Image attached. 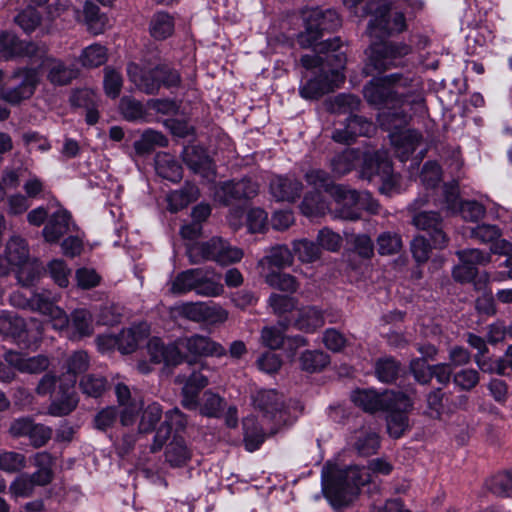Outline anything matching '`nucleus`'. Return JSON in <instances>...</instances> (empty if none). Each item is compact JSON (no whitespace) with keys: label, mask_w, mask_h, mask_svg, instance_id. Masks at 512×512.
<instances>
[{"label":"nucleus","mask_w":512,"mask_h":512,"mask_svg":"<svg viewBox=\"0 0 512 512\" xmlns=\"http://www.w3.org/2000/svg\"><path fill=\"white\" fill-rule=\"evenodd\" d=\"M183 160L193 171L209 178L214 174V168L211 160L199 147H187L183 151Z\"/></svg>","instance_id":"473e14b6"},{"label":"nucleus","mask_w":512,"mask_h":512,"mask_svg":"<svg viewBox=\"0 0 512 512\" xmlns=\"http://www.w3.org/2000/svg\"><path fill=\"white\" fill-rule=\"evenodd\" d=\"M300 208L302 213L306 216L322 215L332 210L318 192L315 194H307Z\"/></svg>","instance_id":"864d4df0"},{"label":"nucleus","mask_w":512,"mask_h":512,"mask_svg":"<svg viewBox=\"0 0 512 512\" xmlns=\"http://www.w3.org/2000/svg\"><path fill=\"white\" fill-rule=\"evenodd\" d=\"M332 197L337 207L336 217L357 220L360 218V211L366 210L370 213H377L378 203L367 191L357 192L345 186H338L332 189Z\"/></svg>","instance_id":"423d86ee"},{"label":"nucleus","mask_w":512,"mask_h":512,"mask_svg":"<svg viewBox=\"0 0 512 512\" xmlns=\"http://www.w3.org/2000/svg\"><path fill=\"white\" fill-rule=\"evenodd\" d=\"M305 179L309 185L314 187L317 191L324 190L332 196V189L339 185H333L331 177L321 169H310L305 174Z\"/></svg>","instance_id":"bf43d9fd"},{"label":"nucleus","mask_w":512,"mask_h":512,"mask_svg":"<svg viewBox=\"0 0 512 512\" xmlns=\"http://www.w3.org/2000/svg\"><path fill=\"white\" fill-rule=\"evenodd\" d=\"M115 392L120 405L124 406L120 413L121 424L123 426L132 425L136 420V414H138L141 409V403L135 400L128 403L130 400V390L124 384H118L115 388Z\"/></svg>","instance_id":"c9c22d12"},{"label":"nucleus","mask_w":512,"mask_h":512,"mask_svg":"<svg viewBox=\"0 0 512 512\" xmlns=\"http://www.w3.org/2000/svg\"><path fill=\"white\" fill-rule=\"evenodd\" d=\"M80 60L85 67H98L106 62L107 50L98 44L90 45L83 50Z\"/></svg>","instance_id":"6e6d98bb"},{"label":"nucleus","mask_w":512,"mask_h":512,"mask_svg":"<svg viewBox=\"0 0 512 512\" xmlns=\"http://www.w3.org/2000/svg\"><path fill=\"white\" fill-rule=\"evenodd\" d=\"M195 293L203 297H217L224 293L221 275L214 270L199 268Z\"/></svg>","instance_id":"2f4dec72"},{"label":"nucleus","mask_w":512,"mask_h":512,"mask_svg":"<svg viewBox=\"0 0 512 512\" xmlns=\"http://www.w3.org/2000/svg\"><path fill=\"white\" fill-rule=\"evenodd\" d=\"M208 384L206 376L200 372L193 373L183 387L182 405L189 410H195L198 407L197 394L199 390Z\"/></svg>","instance_id":"e433bc0d"},{"label":"nucleus","mask_w":512,"mask_h":512,"mask_svg":"<svg viewBox=\"0 0 512 512\" xmlns=\"http://www.w3.org/2000/svg\"><path fill=\"white\" fill-rule=\"evenodd\" d=\"M335 60V65L332 67L329 72L325 71V67L321 68V74L307 81L305 84L301 85L299 88V92L302 98L313 100L318 99L324 94L333 91L335 88H338L344 82V74L342 70L346 63L345 53H336L327 57V62H331Z\"/></svg>","instance_id":"6e6552de"},{"label":"nucleus","mask_w":512,"mask_h":512,"mask_svg":"<svg viewBox=\"0 0 512 512\" xmlns=\"http://www.w3.org/2000/svg\"><path fill=\"white\" fill-rule=\"evenodd\" d=\"M166 460L172 466H182L190 459V451L179 435H174L165 451Z\"/></svg>","instance_id":"a19ab883"},{"label":"nucleus","mask_w":512,"mask_h":512,"mask_svg":"<svg viewBox=\"0 0 512 512\" xmlns=\"http://www.w3.org/2000/svg\"><path fill=\"white\" fill-rule=\"evenodd\" d=\"M67 318V327L59 331H66L70 339L79 340L93 334V316L88 310L76 309L71 313L70 317L67 316Z\"/></svg>","instance_id":"cd10ccee"},{"label":"nucleus","mask_w":512,"mask_h":512,"mask_svg":"<svg viewBox=\"0 0 512 512\" xmlns=\"http://www.w3.org/2000/svg\"><path fill=\"white\" fill-rule=\"evenodd\" d=\"M374 131L372 122L359 117L351 116L343 129H336L332 138L339 143H349L357 136H368Z\"/></svg>","instance_id":"7c9ffc66"},{"label":"nucleus","mask_w":512,"mask_h":512,"mask_svg":"<svg viewBox=\"0 0 512 512\" xmlns=\"http://www.w3.org/2000/svg\"><path fill=\"white\" fill-rule=\"evenodd\" d=\"M399 77L390 75L373 78L364 88L366 100L382 111L380 125L390 132V140L399 159L404 162L422 144V137L414 130H403L408 120V104L397 98L400 93Z\"/></svg>","instance_id":"f257e3e1"},{"label":"nucleus","mask_w":512,"mask_h":512,"mask_svg":"<svg viewBox=\"0 0 512 512\" xmlns=\"http://www.w3.org/2000/svg\"><path fill=\"white\" fill-rule=\"evenodd\" d=\"M4 358L10 367L21 373H40L49 366V359L44 355L26 357L22 353L8 351Z\"/></svg>","instance_id":"c756f323"},{"label":"nucleus","mask_w":512,"mask_h":512,"mask_svg":"<svg viewBox=\"0 0 512 512\" xmlns=\"http://www.w3.org/2000/svg\"><path fill=\"white\" fill-rule=\"evenodd\" d=\"M147 353L152 363L163 364L166 367L179 365L186 359L178 345V339L165 345L160 338L153 337L147 343Z\"/></svg>","instance_id":"a211bd4d"},{"label":"nucleus","mask_w":512,"mask_h":512,"mask_svg":"<svg viewBox=\"0 0 512 512\" xmlns=\"http://www.w3.org/2000/svg\"><path fill=\"white\" fill-rule=\"evenodd\" d=\"M368 12L373 13V18L368 25V32L372 38L383 39L392 33L403 31L406 27L404 15L399 12H389L384 0L370 3Z\"/></svg>","instance_id":"9d476101"},{"label":"nucleus","mask_w":512,"mask_h":512,"mask_svg":"<svg viewBox=\"0 0 512 512\" xmlns=\"http://www.w3.org/2000/svg\"><path fill=\"white\" fill-rule=\"evenodd\" d=\"M31 324L36 326L35 331L32 328L26 329L24 320L18 316L3 313L0 315V334L5 337H12L30 347L36 345L42 334V326L32 320Z\"/></svg>","instance_id":"4468645a"},{"label":"nucleus","mask_w":512,"mask_h":512,"mask_svg":"<svg viewBox=\"0 0 512 512\" xmlns=\"http://www.w3.org/2000/svg\"><path fill=\"white\" fill-rule=\"evenodd\" d=\"M410 47L405 44L395 45L390 42H374L370 46V62L376 69H387L396 65V60L407 55Z\"/></svg>","instance_id":"412c9836"},{"label":"nucleus","mask_w":512,"mask_h":512,"mask_svg":"<svg viewBox=\"0 0 512 512\" xmlns=\"http://www.w3.org/2000/svg\"><path fill=\"white\" fill-rule=\"evenodd\" d=\"M127 73L130 81L147 94L155 93L162 84L175 86L180 82L179 74L165 65L147 70L131 63L127 67Z\"/></svg>","instance_id":"1a4fd4ad"},{"label":"nucleus","mask_w":512,"mask_h":512,"mask_svg":"<svg viewBox=\"0 0 512 512\" xmlns=\"http://www.w3.org/2000/svg\"><path fill=\"white\" fill-rule=\"evenodd\" d=\"M5 252L15 266H19L30 260L27 243L18 236L10 238L6 244Z\"/></svg>","instance_id":"49530a36"},{"label":"nucleus","mask_w":512,"mask_h":512,"mask_svg":"<svg viewBox=\"0 0 512 512\" xmlns=\"http://www.w3.org/2000/svg\"><path fill=\"white\" fill-rule=\"evenodd\" d=\"M44 49L43 56L36 53L31 59L35 62L40 61L39 66L46 73L48 81L53 85H67L77 76V70L72 65H66L60 59L47 56L45 46H39Z\"/></svg>","instance_id":"dca6fc26"},{"label":"nucleus","mask_w":512,"mask_h":512,"mask_svg":"<svg viewBox=\"0 0 512 512\" xmlns=\"http://www.w3.org/2000/svg\"><path fill=\"white\" fill-rule=\"evenodd\" d=\"M325 323L321 310L314 306L303 307L298 310L294 326L300 331L313 333Z\"/></svg>","instance_id":"72a5a7b5"},{"label":"nucleus","mask_w":512,"mask_h":512,"mask_svg":"<svg viewBox=\"0 0 512 512\" xmlns=\"http://www.w3.org/2000/svg\"><path fill=\"white\" fill-rule=\"evenodd\" d=\"M155 167L159 176L177 182L182 178V168L174 157L168 153H158L155 157Z\"/></svg>","instance_id":"4c0bfd02"},{"label":"nucleus","mask_w":512,"mask_h":512,"mask_svg":"<svg viewBox=\"0 0 512 512\" xmlns=\"http://www.w3.org/2000/svg\"><path fill=\"white\" fill-rule=\"evenodd\" d=\"M27 465L26 457L22 453L14 451L0 452V469L7 473H16Z\"/></svg>","instance_id":"603ef678"},{"label":"nucleus","mask_w":512,"mask_h":512,"mask_svg":"<svg viewBox=\"0 0 512 512\" xmlns=\"http://www.w3.org/2000/svg\"><path fill=\"white\" fill-rule=\"evenodd\" d=\"M33 464L37 468L34 478L39 479L42 485L49 484L53 479L54 459L47 452H39L33 456Z\"/></svg>","instance_id":"37998d69"},{"label":"nucleus","mask_w":512,"mask_h":512,"mask_svg":"<svg viewBox=\"0 0 512 512\" xmlns=\"http://www.w3.org/2000/svg\"><path fill=\"white\" fill-rule=\"evenodd\" d=\"M281 327L266 326L261 331V343L270 349H279L284 346L291 357L294 356L295 351L307 344V341L302 336H294L284 338V331L287 325L280 323Z\"/></svg>","instance_id":"4be33fe9"},{"label":"nucleus","mask_w":512,"mask_h":512,"mask_svg":"<svg viewBox=\"0 0 512 512\" xmlns=\"http://www.w3.org/2000/svg\"><path fill=\"white\" fill-rule=\"evenodd\" d=\"M186 424V417L179 409L174 408L168 411L164 423L156 431L151 447L152 451L160 450L168 440L171 432L174 431V435H178V432L182 431Z\"/></svg>","instance_id":"bb28decb"},{"label":"nucleus","mask_w":512,"mask_h":512,"mask_svg":"<svg viewBox=\"0 0 512 512\" xmlns=\"http://www.w3.org/2000/svg\"><path fill=\"white\" fill-rule=\"evenodd\" d=\"M187 254L191 263L197 264L211 260L219 265H229L243 258V251L220 237H213L205 242H196L187 246Z\"/></svg>","instance_id":"20e7f679"},{"label":"nucleus","mask_w":512,"mask_h":512,"mask_svg":"<svg viewBox=\"0 0 512 512\" xmlns=\"http://www.w3.org/2000/svg\"><path fill=\"white\" fill-rule=\"evenodd\" d=\"M390 463L383 459L372 460L369 467L357 466L341 469L337 464L327 462L322 469V491L334 508L350 504L357 496L359 487L371 480V472L389 474Z\"/></svg>","instance_id":"f03ea898"},{"label":"nucleus","mask_w":512,"mask_h":512,"mask_svg":"<svg viewBox=\"0 0 512 512\" xmlns=\"http://www.w3.org/2000/svg\"><path fill=\"white\" fill-rule=\"evenodd\" d=\"M36 486H43L33 474H21L10 485V492L16 497H28Z\"/></svg>","instance_id":"3c124183"},{"label":"nucleus","mask_w":512,"mask_h":512,"mask_svg":"<svg viewBox=\"0 0 512 512\" xmlns=\"http://www.w3.org/2000/svg\"><path fill=\"white\" fill-rule=\"evenodd\" d=\"M80 387L86 395L99 397L106 388V380L100 376L87 375L82 378Z\"/></svg>","instance_id":"774afa93"},{"label":"nucleus","mask_w":512,"mask_h":512,"mask_svg":"<svg viewBox=\"0 0 512 512\" xmlns=\"http://www.w3.org/2000/svg\"><path fill=\"white\" fill-rule=\"evenodd\" d=\"M178 345L185 349L192 357H222L226 355V349L220 343L208 336L194 334L189 337L178 338Z\"/></svg>","instance_id":"6ab92c4d"},{"label":"nucleus","mask_w":512,"mask_h":512,"mask_svg":"<svg viewBox=\"0 0 512 512\" xmlns=\"http://www.w3.org/2000/svg\"><path fill=\"white\" fill-rule=\"evenodd\" d=\"M258 190V184L250 179L229 181L217 189L216 198L224 204H230L234 200L252 198L257 195Z\"/></svg>","instance_id":"5701e85b"},{"label":"nucleus","mask_w":512,"mask_h":512,"mask_svg":"<svg viewBox=\"0 0 512 512\" xmlns=\"http://www.w3.org/2000/svg\"><path fill=\"white\" fill-rule=\"evenodd\" d=\"M302 192V183L291 176H273L269 184V193L275 201L294 202Z\"/></svg>","instance_id":"b1692460"},{"label":"nucleus","mask_w":512,"mask_h":512,"mask_svg":"<svg viewBox=\"0 0 512 512\" xmlns=\"http://www.w3.org/2000/svg\"><path fill=\"white\" fill-rule=\"evenodd\" d=\"M89 356L85 351L74 352L67 360V376L59 386L58 397L50 405L49 412L54 416L69 414L77 405L78 399L75 393L76 376L86 371L89 367Z\"/></svg>","instance_id":"7ed1b4c3"},{"label":"nucleus","mask_w":512,"mask_h":512,"mask_svg":"<svg viewBox=\"0 0 512 512\" xmlns=\"http://www.w3.org/2000/svg\"><path fill=\"white\" fill-rule=\"evenodd\" d=\"M443 207L451 213L460 212L465 220L477 221L485 214V208L476 201L459 202L457 183L445 185L443 188Z\"/></svg>","instance_id":"f3484780"},{"label":"nucleus","mask_w":512,"mask_h":512,"mask_svg":"<svg viewBox=\"0 0 512 512\" xmlns=\"http://www.w3.org/2000/svg\"><path fill=\"white\" fill-rule=\"evenodd\" d=\"M15 267L17 281L23 287L33 286L40 277L41 266L37 260L30 259Z\"/></svg>","instance_id":"de8ad7c7"},{"label":"nucleus","mask_w":512,"mask_h":512,"mask_svg":"<svg viewBox=\"0 0 512 512\" xmlns=\"http://www.w3.org/2000/svg\"><path fill=\"white\" fill-rule=\"evenodd\" d=\"M378 251L382 255H391L400 251L402 241L398 234L384 232L377 239Z\"/></svg>","instance_id":"69168bd1"},{"label":"nucleus","mask_w":512,"mask_h":512,"mask_svg":"<svg viewBox=\"0 0 512 512\" xmlns=\"http://www.w3.org/2000/svg\"><path fill=\"white\" fill-rule=\"evenodd\" d=\"M84 14L88 28L93 34H100L105 30L107 18L99 14L98 6L87 2L84 6Z\"/></svg>","instance_id":"052dcab7"},{"label":"nucleus","mask_w":512,"mask_h":512,"mask_svg":"<svg viewBox=\"0 0 512 512\" xmlns=\"http://www.w3.org/2000/svg\"><path fill=\"white\" fill-rule=\"evenodd\" d=\"M174 18L163 11L157 12L150 22V33L155 39H165L174 31Z\"/></svg>","instance_id":"79ce46f5"},{"label":"nucleus","mask_w":512,"mask_h":512,"mask_svg":"<svg viewBox=\"0 0 512 512\" xmlns=\"http://www.w3.org/2000/svg\"><path fill=\"white\" fill-rule=\"evenodd\" d=\"M167 145V139L154 130H146L141 137L135 141L134 148L138 154H146L155 147H164Z\"/></svg>","instance_id":"09e8293b"},{"label":"nucleus","mask_w":512,"mask_h":512,"mask_svg":"<svg viewBox=\"0 0 512 512\" xmlns=\"http://www.w3.org/2000/svg\"><path fill=\"white\" fill-rule=\"evenodd\" d=\"M351 399L355 405L361 407L367 412H375L384 410L389 401L400 400L402 405L408 407L410 405V397L402 392L385 391L378 394L374 390H356L352 393Z\"/></svg>","instance_id":"2eb2a0df"},{"label":"nucleus","mask_w":512,"mask_h":512,"mask_svg":"<svg viewBox=\"0 0 512 512\" xmlns=\"http://www.w3.org/2000/svg\"><path fill=\"white\" fill-rule=\"evenodd\" d=\"M293 251L303 263H311L320 257L319 247L306 239L293 242Z\"/></svg>","instance_id":"13d9d810"},{"label":"nucleus","mask_w":512,"mask_h":512,"mask_svg":"<svg viewBox=\"0 0 512 512\" xmlns=\"http://www.w3.org/2000/svg\"><path fill=\"white\" fill-rule=\"evenodd\" d=\"M11 79H20L21 82L17 86L1 87L0 99L17 105L33 95L40 82V74L36 69H19L12 74Z\"/></svg>","instance_id":"ddd939ff"},{"label":"nucleus","mask_w":512,"mask_h":512,"mask_svg":"<svg viewBox=\"0 0 512 512\" xmlns=\"http://www.w3.org/2000/svg\"><path fill=\"white\" fill-rule=\"evenodd\" d=\"M199 189L193 184H186L182 189L172 191L167 196L170 211L177 212L189 203L197 200Z\"/></svg>","instance_id":"58836bf2"},{"label":"nucleus","mask_w":512,"mask_h":512,"mask_svg":"<svg viewBox=\"0 0 512 512\" xmlns=\"http://www.w3.org/2000/svg\"><path fill=\"white\" fill-rule=\"evenodd\" d=\"M413 224L421 230L429 232L434 247L442 248L447 243V237L442 231L441 220L435 212H420L414 215Z\"/></svg>","instance_id":"c85d7f7f"},{"label":"nucleus","mask_w":512,"mask_h":512,"mask_svg":"<svg viewBox=\"0 0 512 512\" xmlns=\"http://www.w3.org/2000/svg\"><path fill=\"white\" fill-rule=\"evenodd\" d=\"M300 363L303 370L316 372L329 363V356L323 351H306L301 355Z\"/></svg>","instance_id":"5fc2aeb1"},{"label":"nucleus","mask_w":512,"mask_h":512,"mask_svg":"<svg viewBox=\"0 0 512 512\" xmlns=\"http://www.w3.org/2000/svg\"><path fill=\"white\" fill-rule=\"evenodd\" d=\"M75 224L71 221L70 213L64 209L58 202H55V209L42 230V235L46 242L57 243L61 237L75 229Z\"/></svg>","instance_id":"aec40b11"},{"label":"nucleus","mask_w":512,"mask_h":512,"mask_svg":"<svg viewBox=\"0 0 512 512\" xmlns=\"http://www.w3.org/2000/svg\"><path fill=\"white\" fill-rule=\"evenodd\" d=\"M487 488L499 496L512 495V469L499 472L486 481Z\"/></svg>","instance_id":"8fccbe9b"},{"label":"nucleus","mask_w":512,"mask_h":512,"mask_svg":"<svg viewBox=\"0 0 512 512\" xmlns=\"http://www.w3.org/2000/svg\"><path fill=\"white\" fill-rule=\"evenodd\" d=\"M149 327L146 323H141L127 329H123L118 334L119 351L123 354L132 353L136 350L139 343L148 336Z\"/></svg>","instance_id":"f704fd0d"},{"label":"nucleus","mask_w":512,"mask_h":512,"mask_svg":"<svg viewBox=\"0 0 512 512\" xmlns=\"http://www.w3.org/2000/svg\"><path fill=\"white\" fill-rule=\"evenodd\" d=\"M244 443L249 452L257 450L264 442L265 434L254 417H246L243 420Z\"/></svg>","instance_id":"ea45409f"},{"label":"nucleus","mask_w":512,"mask_h":512,"mask_svg":"<svg viewBox=\"0 0 512 512\" xmlns=\"http://www.w3.org/2000/svg\"><path fill=\"white\" fill-rule=\"evenodd\" d=\"M363 173L369 180L379 179L382 193L390 194L397 189L398 177L393 173L391 161L386 152H376L365 159Z\"/></svg>","instance_id":"f8f14e48"},{"label":"nucleus","mask_w":512,"mask_h":512,"mask_svg":"<svg viewBox=\"0 0 512 512\" xmlns=\"http://www.w3.org/2000/svg\"><path fill=\"white\" fill-rule=\"evenodd\" d=\"M36 53L43 56L44 49L31 42L18 41L8 32L0 33V59H8L13 56H26L32 58Z\"/></svg>","instance_id":"393cba45"},{"label":"nucleus","mask_w":512,"mask_h":512,"mask_svg":"<svg viewBox=\"0 0 512 512\" xmlns=\"http://www.w3.org/2000/svg\"><path fill=\"white\" fill-rule=\"evenodd\" d=\"M305 30L298 37L302 47L312 46L321 36L323 31L334 30L340 25V19L336 11H322L318 8L311 9L304 14Z\"/></svg>","instance_id":"9b49d317"},{"label":"nucleus","mask_w":512,"mask_h":512,"mask_svg":"<svg viewBox=\"0 0 512 512\" xmlns=\"http://www.w3.org/2000/svg\"><path fill=\"white\" fill-rule=\"evenodd\" d=\"M60 297L48 291L35 293L30 299L20 292H14L10 298V304L18 308H29L49 317L55 330H62L68 325L67 314L63 309L55 305Z\"/></svg>","instance_id":"39448f33"},{"label":"nucleus","mask_w":512,"mask_h":512,"mask_svg":"<svg viewBox=\"0 0 512 512\" xmlns=\"http://www.w3.org/2000/svg\"><path fill=\"white\" fill-rule=\"evenodd\" d=\"M253 404L278 426L291 424L301 413L296 402L285 404L282 396L273 389L259 390L253 396Z\"/></svg>","instance_id":"0eeeda50"},{"label":"nucleus","mask_w":512,"mask_h":512,"mask_svg":"<svg viewBox=\"0 0 512 512\" xmlns=\"http://www.w3.org/2000/svg\"><path fill=\"white\" fill-rule=\"evenodd\" d=\"M413 402L410 399L408 407L402 405L400 400L389 401L384 408L388 411L387 415V430L390 436L399 438L409 427V420L407 413L412 409Z\"/></svg>","instance_id":"a878e982"},{"label":"nucleus","mask_w":512,"mask_h":512,"mask_svg":"<svg viewBox=\"0 0 512 512\" xmlns=\"http://www.w3.org/2000/svg\"><path fill=\"white\" fill-rule=\"evenodd\" d=\"M265 280L269 286L285 292L293 293L298 289L295 277L287 273L272 272L265 276Z\"/></svg>","instance_id":"4d7b16f0"},{"label":"nucleus","mask_w":512,"mask_h":512,"mask_svg":"<svg viewBox=\"0 0 512 512\" xmlns=\"http://www.w3.org/2000/svg\"><path fill=\"white\" fill-rule=\"evenodd\" d=\"M357 153L351 149H346L342 154L332 160V169L335 175L342 176L350 172L355 166Z\"/></svg>","instance_id":"e2e57ef3"},{"label":"nucleus","mask_w":512,"mask_h":512,"mask_svg":"<svg viewBox=\"0 0 512 512\" xmlns=\"http://www.w3.org/2000/svg\"><path fill=\"white\" fill-rule=\"evenodd\" d=\"M48 272L54 282L60 287H67L71 270L61 259H54L47 266Z\"/></svg>","instance_id":"0e129e2a"},{"label":"nucleus","mask_w":512,"mask_h":512,"mask_svg":"<svg viewBox=\"0 0 512 512\" xmlns=\"http://www.w3.org/2000/svg\"><path fill=\"white\" fill-rule=\"evenodd\" d=\"M162 416V409L158 403L149 404L143 411L139 423V431L147 433L153 430Z\"/></svg>","instance_id":"680f3d73"},{"label":"nucleus","mask_w":512,"mask_h":512,"mask_svg":"<svg viewBox=\"0 0 512 512\" xmlns=\"http://www.w3.org/2000/svg\"><path fill=\"white\" fill-rule=\"evenodd\" d=\"M199 268L189 269L179 273L171 282L170 292L173 294H185L196 291L197 280H199Z\"/></svg>","instance_id":"c03bdc74"},{"label":"nucleus","mask_w":512,"mask_h":512,"mask_svg":"<svg viewBox=\"0 0 512 512\" xmlns=\"http://www.w3.org/2000/svg\"><path fill=\"white\" fill-rule=\"evenodd\" d=\"M222 408L223 399L219 395L211 391H206L203 394L202 404L200 406V412L202 415L217 417Z\"/></svg>","instance_id":"338daca9"},{"label":"nucleus","mask_w":512,"mask_h":512,"mask_svg":"<svg viewBox=\"0 0 512 512\" xmlns=\"http://www.w3.org/2000/svg\"><path fill=\"white\" fill-rule=\"evenodd\" d=\"M267 262L277 268H284L293 264V254L285 245H277L270 249L269 254L262 258L258 265L262 266Z\"/></svg>","instance_id":"a18cd8bd"}]
</instances>
